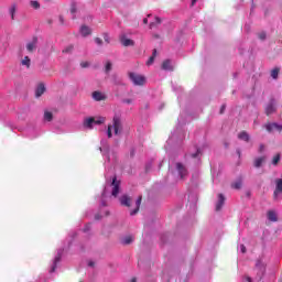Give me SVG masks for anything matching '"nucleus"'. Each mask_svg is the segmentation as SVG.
Here are the masks:
<instances>
[{"instance_id":"nucleus-1","label":"nucleus","mask_w":282,"mask_h":282,"mask_svg":"<svg viewBox=\"0 0 282 282\" xmlns=\"http://www.w3.org/2000/svg\"><path fill=\"white\" fill-rule=\"evenodd\" d=\"M113 130L115 135H120L122 133V121L120 117L116 115L112 119V124L108 126L107 135L108 138L112 137L111 131Z\"/></svg>"},{"instance_id":"nucleus-2","label":"nucleus","mask_w":282,"mask_h":282,"mask_svg":"<svg viewBox=\"0 0 282 282\" xmlns=\"http://www.w3.org/2000/svg\"><path fill=\"white\" fill-rule=\"evenodd\" d=\"M109 187L111 188V195L112 197H118V193H120V181L116 178V176L112 177V181L110 184H107L104 192L102 197H107L109 193Z\"/></svg>"},{"instance_id":"nucleus-3","label":"nucleus","mask_w":282,"mask_h":282,"mask_svg":"<svg viewBox=\"0 0 282 282\" xmlns=\"http://www.w3.org/2000/svg\"><path fill=\"white\" fill-rule=\"evenodd\" d=\"M107 118L105 117H88L84 119V127L85 129H94V124H105Z\"/></svg>"},{"instance_id":"nucleus-4","label":"nucleus","mask_w":282,"mask_h":282,"mask_svg":"<svg viewBox=\"0 0 282 282\" xmlns=\"http://www.w3.org/2000/svg\"><path fill=\"white\" fill-rule=\"evenodd\" d=\"M129 78L133 85L142 86L147 83V78L138 73H129Z\"/></svg>"},{"instance_id":"nucleus-5","label":"nucleus","mask_w":282,"mask_h":282,"mask_svg":"<svg viewBox=\"0 0 282 282\" xmlns=\"http://www.w3.org/2000/svg\"><path fill=\"white\" fill-rule=\"evenodd\" d=\"M264 128L267 129V131L269 133H274V131H278L279 133H281V131H282V124L276 123V122L267 123V124H264Z\"/></svg>"},{"instance_id":"nucleus-6","label":"nucleus","mask_w":282,"mask_h":282,"mask_svg":"<svg viewBox=\"0 0 282 282\" xmlns=\"http://www.w3.org/2000/svg\"><path fill=\"white\" fill-rule=\"evenodd\" d=\"M93 98L96 100V102H100L101 100H107V95H105V93L102 91H94L93 93Z\"/></svg>"},{"instance_id":"nucleus-7","label":"nucleus","mask_w":282,"mask_h":282,"mask_svg":"<svg viewBox=\"0 0 282 282\" xmlns=\"http://www.w3.org/2000/svg\"><path fill=\"white\" fill-rule=\"evenodd\" d=\"M176 170L178 171L181 180H184V177H186L188 173V171H186V167L182 163H176Z\"/></svg>"},{"instance_id":"nucleus-8","label":"nucleus","mask_w":282,"mask_h":282,"mask_svg":"<svg viewBox=\"0 0 282 282\" xmlns=\"http://www.w3.org/2000/svg\"><path fill=\"white\" fill-rule=\"evenodd\" d=\"M281 193H282V178H278L275 180V191L273 193L274 199H276V197H279Z\"/></svg>"},{"instance_id":"nucleus-9","label":"nucleus","mask_w":282,"mask_h":282,"mask_svg":"<svg viewBox=\"0 0 282 282\" xmlns=\"http://www.w3.org/2000/svg\"><path fill=\"white\" fill-rule=\"evenodd\" d=\"M61 257H63V249H59L57 251V256L55 257V259L53 261V265L51 267L50 272H55L56 271V265L61 261Z\"/></svg>"},{"instance_id":"nucleus-10","label":"nucleus","mask_w":282,"mask_h":282,"mask_svg":"<svg viewBox=\"0 0 282 282\" xmlns=\"http://www.w3.org/2000/svg\"><path fill=\"white\" fill-rule=\"evenodd\" d=\"M162 25V18L160 17H154V21L150 22L149 29L150 30H155Z\"/></svg>"},{"instance_id":"nucleus-11","label":"nucleus","mask_w":282,"mask_h":282,"mask_svg":"<svg viewBox=\"0 0 282 282\" xmlns=\"http://www.w3.org/2000/svg\"><path fill=\"white\" fill-rule=\"evenodd\" d=\"M120 43L121 45H123V47H131L133 46L135 43L133 42V40L127 37V36H121L120 37Z\"/></svg>"},{"instance_id":"nucleus-12","label":"nucleus","mask_w":282,"mask_h":282,"mask_svg":"<svg viewBox=\"0 0 282 282\" xmlns=\"http://www.w3.org/2000/svg\"><path fill=\"white\" fill-rule=\"evenodd\" d=\"M226 203V197L224 194H218V200L216 203V210L219 212L221 208H224V204Z\"/></svg>"},{"instance_id":"nucleus-13","label":"nucleus","mask_w":282,"mask_h":282,"mask_svg":"<svg viewBox=\"0 0 282 282\" xmlns=\"http://www.w3.org/2000/svg\"><path fill=\"white\" fill-rule=\"evenodd\" d=\"M37 43H39V40L36 37H34L31 42H29L26 44L28 52H34V50H36Z\"/></svg>"},{"instance_id":"nucleus-14","label":"nucleus","mask_w":282,"mask_h":282,"mask_svg":"<svg viewBox=\"0 0 282 282\" xmlns=\"http://www.w3.org/2000/svg\"><path fill=\"white\" fill-rule=\"evenodd\" d=\"M275 112H276V106L273 102L268 104L265 107V113L268 116H272V113H275Z\"/></svg>"},{"instance_id":"nucleus-15","label":"nucleus","mask_w":282,"mask_h":282,"mask_svg":"<svg viewBox=\"0 0 282 282\" xmlns=\"http://www.w3.org/2000/svg\"><path fill=\"white\" fill-rule=\"evenodd\" d=\"M45 94V85L44 84H39L36 89H35V96L36 98H41L42 95Z\"/></svg>"},{"instance_id":"nucleus-16","label":"nucleus","mask_w":282,"mask_h":282,"mask_svg":"<svg viewBox=\"0 0 282 282\" xmlns=\"http://www.w3.org/2000/svg\"><path fill=\"white\" fill-rule=\"evenodd\" d=\"M162 69H165L166 72H173V64L171 63V59L163 62Z\"/></svg>"},{"instance_id":"nucleus-17","label":"nucleus","mask_w":282,"mask_h":282,"mask_svg":"<svg viewBox=\"0 0 282 282\" xmlns=\"http://www.w3.org/2000/svg\"><path fill=\"white\" fill-rule=\"evenodd\" d=\"M120 204L121 206H131V198L127 195H123L120 197Z\"/></svg>"},{"instance_id":"nucleus-18","label":"nucleus","mask_w":282,"mask_h":282,"mask_svg":"<svg viewBox=\"0 0 282 282\" xmlns=\"http://www.w3.org/2000/svg\"><path fill=\"white\" fill-rule=\"evenodd\" d=\"M140 204H142V196H139L137 202H135V208L130 212V215H138V210H140Z\"/></svg>"},{"instance_id":"nucleus-19","label":"nucleus","mask_w":282,"mask_h":282,"mask_svg":"<svg viewBox=\"0 0 282 282\" xmlns=\"http://www.w3.org/2000/svg\"><path fill=\"white\" fill-rule=\"evenodd\" d=\"M80 34L83 36H89V34H91V29L87 25H82L80 26Z\"/></svg>"},{"instance_id":"nucleus-20","label":"nucleus","mask_w":282,"mask_h":282,"mask_svg":"<svg viewBox=\"0 0 282 282\" xmlns=\"http://www.w3.org/2000/svg\"><path fill=\"white\" fill-rule=\"evenodd\" d=\"M121 243L123 246H129V245L133 243V236H126V237L121 238Z\"/></svg>"},{"instance_id":"nucleus-21","label":"nucleus","mask_w":282,"mask_h":282,"mask_svg":"<svg viewBox=\"0 0 282 282\" xmlns=\"http://www.w3.org/2000/svg\"><path fill=\"white\" fill-rule=\"evenodd\" d=\"M263 162H265L264 156L257 158L253 162V166H256V169H261Z\"/></svg>"},{"instance_id":"nucleus-22","label":"nucleus","mask_w":282,"mask_h":282,"mask_svg":"<svg viewBox=\"0 0 282 282\" xmlns=\"http://www.w3.org/2000/svg\"><path fill=\"white\" fill-rule=\"evenodd\" d=\"M239 140H243L245 142H249L250 141V134H248V132L242 131L238 134Z\"/></svg>"},{"instance_id":"nucleus-23","label":"nucleus","mask_w":282,"mask_h":282,"mask_svg":"<svg viewBox=\"0 0 282 282\" xmlns=\"http://www.w3.org/2000/svg\"><path fill=\"white\" fill-rule=\"evenodd\" d=\"M268 219H269V221H276V212H274V210H270V212H268Z\"/></svg>"},{"instance_id":"nucleus-24","label":"nucleus","mask_w":282,"mask_h":282,"mask_svg":"<svg viewBox=\"0 0 282 282\" xmlns=\"http://www.w3.org/2000/svg\"><path fill=\"white\" fill-rule=\"evenodd\" d=\"M21 65H23L24 67L30 68L31 65V59L29 56H24V58L21 61Z\"/></svg>"},{"instance_id":"nucleus-25","label":"nucleus","mask_w":282,"mask_h":282,"mask_svg":"<svg viewBox=\"0 0 282 282\" xmlns=\"http://www.w3.org/2000/svg\"><path fill=\"white\" fill-rule=\"evenodd\" d=\"M156 55H158V51L154 50L152 53V56L148 59L147 65H153V62L155 61Z\"/></svg>"},{"instance_id":"nucleus-26","label":"nucleus","mask_w":282,"mask_h":282,"mask_svg":"<svg viewBox=\"0 0 282 282\" xmlns=\"http://www.w3.org/2000/svg\"><path fill=\"white\" fill-rule=\"evenodd\" d=\"M241 185H242L241 180H238L234 184H231V188H235L236 191H239V188H241Z\"/></svg>"},{"instance_id":"nucleus-27","label":"nucleus","mask_w":282,"mask_h":282,"mask_svg":"<svg viewBox=\"0 0 282 282\" xmlns=\"http://www.w3.org/2000/svg\"><path fill=\"white\" fill-rule=\"evenodd\" d=\"M31 8H33L34 10H39L41 8V3H39V1L33 0L30 2Z\"/></svg>"},{"instance_id":"nucleus-28","label":"nucleus","mask_w":282,"mask_h":282,"mask_svg":"<svg viewBox=\"0 0 282 282\" xmlns=\"http://www.w3.org/2000/svg\"><path fill=\"white\" fill-rule=\"evenodd\" d=\"M271 78L276 80L279 78V68H274L271 70Z\"/></svg>"},{"instance_id":"nucleus-29","label":"nucleus","mask_w":282,"mask_h":282,"mask_svg":"<svg viewBox=\"0 0 282 282\" xmlns=\"http://www.w3.org/2000/svg\"><path fill=\"white\" fill-rule=\"evenodd\" d=\"M52 118L53 115L50 111L44 112V120H46V122H52Z\"/></svg>"},{"instance_id":"nucleus-30","label":"nucleus","mask_w":282,"mask_h":282,"mask_svg":"<svg viewBox=\"0 0 282 282\" xmlns=\"http://www.w3.org/2000/svg\"><path fill=\"white\" fill-rule=\"evenodd\" d=\"M256 267H257L258 270H260V272H264V270H265V267H263V264L261 263V261H258V262L256 263Z\"/></svg>"},{"instance_id":"nucleus-31","label":"nucleus","mask_w":282,"mask_h":282,"mask_svg":"<svg viewBox=\"0 0 282 282\" xmlns=\"http://www.w3.org/2000/svg\"><path fill=\"white\" fill-rule=\"evenodd\" d=\"M111 67H112V64H111V62H107V63H106V66H105V69H106V74H109V73H110V70H111Z\"/></svg>"},{"instance_id":"nucleus-32","label":"nucleus","mask_w":282,"mask_h":282,"mask_svg":"<svg viewBox=\"0 0 282 282\" xmlns=\"http://www.w3.org/2000/svg\"><path fill=\"white\" fill-rule=\"evenodd\" d=\"M17 12V6H12L10 9L11 19L14 20V13Z\"/></svg>"},{"instance_id":"nucleus-33","label":"nucleus","mask_w":282,"mask_h":282,"mask_svg":"<svg viewBox=\"0 0 282 282\" xmlns=\"http://www.w3.org/2000/svg\"><path fill=\"white\" fill-rule=\"evenodd\" d=\"M280 160H281V155L276 154V155L273 158L272 164H274V165L279 164Z\"/></svg>"},{"instance_id":"nucleus-34","label":"nucleus","mask_w":282,"mask_h":282,"mask_svg":"<svg viewBox=\"0 0 282 282\" xmlns=\"http://www.w3.org/2000/svg\"><path fill=\"white\" fill-rule=\"evenodd\" d=\"M78 11V9H77V7H76V2H73L72 3V6H70V13H75V12H77Z\"/></svg>"},{"instance_id":"nucleus-35","label":"nucleus","mask_w":282,"mask_h":282,"mask_svg":"<svg viewBox=\"0 0 282 282\" xmlns=\"http://www.w3.org/2000/svg\"><path fill=\"white\" fill-rule=\"evenodd\" d=\"M95 43H96V45H105V42H102V39H100V37H96L95 39Z\"/></svg>"},{"instance_id":"nucleus-36","label":"nucleus","mask_w":282,"mask_h":282,"mask_svg":"<svg viewBox=\"0 0 282 282\" xmlns=\"http://www.w3.org/2000/svg\"><path fill=\"white\" fill-rule=\"evenodd\" d=\"M72 50H74V46H73V45H69V46H67L63 52H64L65 54H69V52H72Z\"/></svg>"},{"instance_id":"nucleus-37","label":"nucleus","mask_w":282,"mask_h":282,"mask_svg":"<svg viewBox=\"0 0 282 282\" xmlns=\"http://www.w3.org/2000/svg\"><path fill=\"white\" fill-rule=\"evenodd\" d=\"M122 102H124L126 105H131V102H133V99H123Z\"/></svg>"},{"instance_id":"nucleus-38","label":"nucleus","mask_w":282,"mask_h":282,"mask_svg":"<svg viewBox=\"0 0 282 282\" xmlns=\"http://www.w3.org/2000/svg\"><path fill=\"white\" fill-rule=\"evenodd\" d=\"M240 251L242 252V254H246V246L240 245Z\"/></svg>"},{"instance_id":"nucleus-39","label":"nucleus","mask_w":282,"mask_h":282,"mask_svg":"<svg viewBox=\"0 0 282 282\" xmlns=\"http://www.w3.org/2000/svg\"><path fill=\"white\" fill-rule=\"evenodd\" d=\"M105 43H106V45L111 43V37H105Z\"/></svg>"},{"instance_id":"nucleus-40","label":"nucleus","mask_w":282,"mask_h":282,"mask_svg":"<svg viewBox=\"0 0 282 282\" xmlns=\"http://www.w3.org/2000/svg\"><path fill=\"white\" fill-rule=\"evenodd\" d=\"M199 153H200L199 150H197L196 153L192 154V158H198Z\"/></svg>"},{"instance_id":"nucleus-41","label":"nucleus","mask_w":282,"mask_h":282,"mask_svg":"<svg viewBox=\"0 0 282 282\" xmlns=\"http://www.w3.org/2000/svg\"><path fill=\"white\" fill-rule=\"evenodd\" d=\"M88 265H89V268H94V265H96V262H94V261H88Z\"/></svg>"},{"instance_id":"nucleus-42","label":"nucleus","mask_w":282,"mask_h":282,"mask_svg":"<svg viewBox=\"0 0 282 282\" xmlns=\"http://www.w3.org/2000/svg\"><path fill=\"white\" fill-rule=\"evenodd\" d=\"M224 111H226V105H223L220 108V113H224Z\"/></svg>"},{"instance_id":"nucleus-43","label":"nucleus","mask_w":282,"mask_h":282,"mask_svg":"<svg viewBox=\"0 0 282 282\" xmlns=\"http://www.w3.org/2000/svg\"><path fill=\"white\" fill-rule=\"evenodd\" d=\"M143 23H144V25H147L149 23V18H144Z\"/></svg>"},{"instance_id":"nucleus-44","label":"nucleus","mask_w":282,"mask_h":282,"mask_svg":"<svg viewBox=\"0 0 282 282\" xmlns=\"http://www.w3.org/2000/svg\"><path fill=\"white\" fill-rule=\"evenodd\" d=\"M88 65L89 64L87 62L80 64L82 67H88Z\"/></svg>"},{"instance_id":"nucleus-45","label":"nucleus","mask_w":282,"mask_h":282,"mask_svg":"<svg viewBox=\"0 0 282 282\" xmlns=\"http://www.w3.org/2000/svg\"><path fill=\"white\" fill-rule=\"evenodd\" d=\"M59 22H61V24L63 25V23H64L63 17H59Z\"/></svg>"},{"instance_id":"nucleus-46","label":"nucleus","mask_w":282,"mask_h":282,"mask_svg":"<svg viewBox=\"0 0 282 282\" xmlns=\"http://www.w3.org/2000/svg\"><path fill=\"white\" fill-rule=\"evenodd\" d=\"M263 149H265V147L263 144L260 145V152L263 151Z\"/></svg>"},{"instance_id":"nucleus-47","label":"nucleus","mask_w":282,"mask_h":282,"mask_svg":"<svg viewBox=\"0 0 282 282\" xmlns=\"http://www.w3.org/2000/svg\"><path fill=\"white\" fill-rule=\"evenodd\" d=\"M87 230H89V225H87L86 228L84 229L85 232H87Z\"/></svg>"},{"instance_id":"nucleus-48","label":"nucleus","mask_w":282,"mask_h":282,"mask_svg":"<svg viewBox=\"0 0 282 282\" xmlns=\"http://www.w3.org/2000/svg\"><path fill=\"white\" fill-rule=\"evenodd\" d=\"M197 3V0H192V6H195Z\"/></svg>"},{"instance_id":"nucleus-49","label":"nucleus","mask_w":282,"mask_h":282,"mask_svg":"<svg viewBox=\"0 0 282 282\" xmlns=\"http://www.w3.org/2000/svg\"><path fill=\"white\" fill-rule=\"evenodd\" d=\"M247 281H248V282H252V279H250V278H247Z\"/></svg>"},{"instance_id":"nucleus-50","label":"nucleus","mask_w":282,"mask_h":282,"mask_svg":"<svg viewBox=\"0 0 282 282\" xmlns=\"http://www.w3.org/2000/svg\"><path fill=\"white\" fill-rule=\"evenodd\" d=\"M101 206H107V204L104 203V200L101 202Z\"/></svg>"},{"instance_id":"nucleus-51","label":"nucleus","mask_w":282,"mask_h":282,"mask_svg":"<svg viewBox=\"0 0 282 282\" xmlns=\"http://www.w3.org/2000/svg\"><path fill=\"white\" fill-rule=\"evenodd\" d=\"M95 219H100V217L97 215V216L95 217Z\"/></svg>"},{"instance_id":"nucleus-52","label":"nucleus","mask_w":282,"mask_h":282,"mask_svg":"<svg viewBox=\"0 0 282 282\" xmlns=\"http://www.w3.org/2000/svg\"><path fill=\"white\" fill-rule=\"evenodd\" d=\"M261 36H265V33H262Z\"/></svg>"},{"instance_id":"nucleus-53","label":"nucleus","mask_w":282,"mask_h":282,"mask_svg":"<svg viewBox=\"0 0 282 282\" xmlns=\"http://www.w3.org/2000/svg\"><path fill=\"white\" fill-rule=\"evenodd\" d=\"M151 18V14H148V19Z\"/></svg>"},{"instance_id":"nucleus-54","label":"nucleus","mask_w":282,"mask_h":282,"mask_svg":"<svg viewBox=\"0 0 282 282\" xmlns=\"http://www.w3.org/2000/svg\"><path fill=\"white\" fill-rule=\"evenodd\" d=\"M109 215V212L106 213V216Z\"/></svg>"},{"instance_id":"nucleus-55","label":"nucleus","mask_w":282,"mask_h":282,"mask_svg":"<svg viewBox=\"0 0 282 282\" xmlns=\"http://www.w3.org/2000/svg\"><path fill=\"white\" fill-rule=\"evenodd\" d=\"M80 282H83V281H80Z\"/></svg>"}]
</instances>
